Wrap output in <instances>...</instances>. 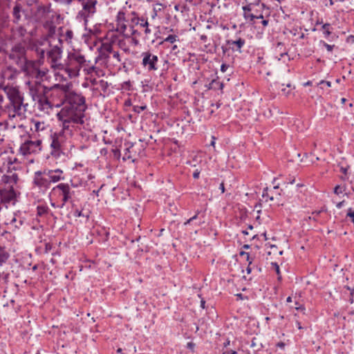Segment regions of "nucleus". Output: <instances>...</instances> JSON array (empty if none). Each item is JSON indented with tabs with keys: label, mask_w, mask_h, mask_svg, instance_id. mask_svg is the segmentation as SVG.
<instances>
[{
	"label": "nucleus",
	"mask_w": 354,
	"mask_h": 354,
	"mask_svg": "<svg viewBox=\"0 0 354 354\" xmlns=\"http://www.w3.org/2000/svg\"><path fill=\"white\" fill-rule=\"evenodd\" d=\"M25 48L21 44H17L12 47L9 57L25 73V89L35 102V106L41 111L48 112L52 109L53 105L47 97V93L62 86L58 84L50 87L43 84L42 82L47 78L48 71L45 68L40 69L35 62L28 60L25 57Z\"/></svg>",
	"instance_id": "obj_1"
},
{
	"label": "nucleus",
	"mask_w": 354,
	"mask_h": 354,
	"mask_svg": "<svg viewBox=\"0 0 354 354\" xmlns=\"http://www.w3.org/2000/svg\"><path fill=\"white\" fill-rule=\"evenodd\" d=\"M66 102L57 114L60 126L66 129L67 133H73L77 124L84 122V112L86 109L85 97L80 93H68L66 95Z\"/></svg>",
	"instance_id": "obj_2"
},
{
	"label": "nucleus",
	"mask_w": 354,
	"mask_h": 354,
	"mask_svg": "<svg viewBox=\"0 0 354 354\" xmlns=\"http://www.w3.org/2000/svg\"><path fill=\"white\" fill-rule=\"evenodd\" d=\"M3 91L8 102L3 106V97L0 94V117L6 116L11 121L21 120L28 106L24 103V96L16 87L5 86Z\"/></svg>",
	"instance_id": "obj_3"
},
{
	"label": "nucleus",
	"mask_w": 354,
	"mask_h": 354,
	"mask_svg": "<svg viewBox=\"0 0 354 354\" xmlns=\"http://www.w3.org/2000/svg\"><path fill=\"white\" fill-rule=\"evenodd\" d=\"M34 48L40 59H44L46 53L47 60L50 67L55 71H61L64 64L61 62L62 55L61 46L57 44L52 46L48 41H45L39 45H35Z\"/></svg>",
	"instance_id": "obj_4"
},
{
	"label": "nucleus",
	"mask_w": 354,
	"mask_h": 354,
	"mask_svg": "<svg viewBox=\"0 0 354 354\" xmlns=\"http://www.w3.org/2000/svg\"><path fill=\"white\" fill-rule=\"evenodd\" d=\"M90 60L86 59L80 51L73 50L68 53L60 71H64L69 78L76 77L80 75L81 68L88 66Z\"/></svg>",
	"instance_id": "obj_5"
},
{
	"label": "nucleus",
	"mask_w": 354,
	"mask_h": 354,
	"mask_svg": "<svg viewBox=\"0 0 354 354\" xmlns=\"http://www.w3.org/2000/svg\"><path fill=\"white\" fill-rule=\"evenodd\" d=\"M116 31L123 35H127L125 32L127 26L133 28L140 24V17L135 12H125L120 10L115 19Z\"/></svg>",
	"instance_id": "obj_6"
},
{
	"label": "nucleus",
	"mask_w": 354,
	"mask_h": 354,
	"mask_svg": "<svg viewBox=\"0 0 354 354\" xmlns=\"http://www.w3.org/2000/svg\"><path fill=\"white\" fill-rule=\"evenodd\" d=\"M75 192L71 189L68 183H61L55 186L49 193V197L59 201L64 205L73 203Z\"/></svg>",
	"instance_id": "obj_7"
},
{
	"label": "nucleus",
	"mask_w": 354,
	"mask_h": 354,
	"mask_svg": "<svg viewBox=\"0 0 354 354\" xmlns=\"http://www.w3.org/2000/svg\"><path fill=\"white\" fill-rule=\"evenodd\" d=\"M66 131V129L62 127L59 132H55L50 135L52 156L59 157L63 151L66 140L73 136V133H67Z\"/></svg>",
	"instance_id": "obj_8"
},
{
	"label": "nucleus",
	"mask_w": 354,
	"mask_h": 354,
	"mask_svg": "<svg viewBox=\"0 0 354 354\" xmlns=\"http://www.w3.org/2000/svg\"><path fill=\"white\" fill-rule=\"evenodd\" d=\"M81 3L82 9L79 11L77 18L83 20L85 24L88 19L92 17L96 12L97 0H79Z\"/></svg>",
	"instance_id": "obj_9"
},
{
	"label": "nucleus",
	"mask_w": 354,
	"mask_h": 354,
	"mask_svg": "<svg viewBox=\"0 0 354 354\" xmlns=\"http://www.w3.org/2000/svg\"><path fill=\"white\" fill-rule=\"evenodd\" d=\"M142 66L148 72L157 71L158 68L159 59L157 55L151 53L150 51H146L141 53Z\"/></svg>",
	"instance_id": "obj_10"
},
{
	"label": "nucleus",
	"mask_w": 354,
	"mask_h": 354,
	"mask_svg": "<svg viewBox=\"0 0 354 354\" xmlns=\"http://www.w3.org/2000/svg\"><path fill=\"white\" fill-rule=\"evenodd\" d=\"M41 149V140H26L20 146L19 151L23 156L35 153Z\"/></svg>",
	"instance_id": "obj_11"
},
{
	"label": "nucleus",
	"mask_w": 354,
	"mask_h": 354,
	"mask_svg": "<svg viewBox=\"0 0 354 354\" xmlns=\"http://www.w3.org/2000/svg\"><path fill=\"white\" fill-rule=\"evenodd\" d=\"M47 178V175L44 174V170L35 171L33 176L32 183L40 190L46 191L50 185Z\"/></svg>",
	"instance_id": "obj_12"
},
{
	"label": "nucleus",
	"mask_w": 354,
	"mask_h": 354,
	"mask_svg": "<svg viewBox=\"0 0 354 354\" xmlns=\"http://www.w3.org/2000/svg\"><path fill=\"white\" fill-rule=\"evenodd\" d=\"M260 3V0H254L252 3H250L246 6H243V16L247 23L253 25L254 24V19L256 14L252 12V6H257Z\"/></svg>",
	"instance_id": "obj_13"
},
{
	"label": "nucleus",
	"mask_w": 354,
	"mask_h": 354,
	"mask_svg": "<svg viewBox=\"0 0 354 354\" xmlns=\"http://www.w3.org/2000/svg\"><path fill=\"white\" fill-rule=\"evenodd\" d=\"M44 174L47 175L50 183H56L65 179L64 171L60 169H44Z\"/></svg>",
	"instance_id": "obj_14"
},
{
	"label": "nucleus",
	"mask_w": 354,
	"mask_h": 354,
	"mask_svg": "<svg viewBox=\"0 0 354 354\" xmlns=\"http://www.w3.org/2000/svg\"><path fill=\"white\" fill-rule=\"evenodd\" d=\"M117 39L116 35H109L102 42L101 46L98 48L99 53H111L113 50V45Z\"/></svg>",
	"instance_id": "obj_15"
},
{
	"label": "nucleus",
	"mask_w": 354,
	"mask_h": 354,
	"mask_svg": "<svg viewBox=\"0 0 354 354\" xmlns=\"http://www.w3.org/2000/svg\"><path fill=\"white\" fill-rule=\"evenodd\" d=\"M51 12L50 3L48 5H39L34 13V16L37 21H42L47 19L49 13Z\"/></svg>",
	"instance_id": "obj_16"
},
{
	"label": "nucleus",
	"mask_w": 354,
	"mask_h": 354,
	"mask_svg": "<svg viewBox=\"0 0 354 354\" xmlns=\"http://www.w3.org/2000/svg\"><path fill=\"white\" fill-rule=\"evenodd\" d=\"M18 176L15 172L8 171L7 174L1 176V183L8 185V188H12L13 185L17 183Z\"/></svg>",
	"instance_id": "obj_17"
},
{
	"label": "nucleus",
	"mask_w": 354,
	"mask_h": 354,
	"mask_svg": "<svg viewBox=\"0 0 354 354\" xmlns=\"http://www.w3.org/2000/svg\"><path fill=\"white\" fill-rule=\"evenodd\" d=\"M48 125L46 124L44 122L32 120L31 121L30 130L34 132H37L39 136H41V133H44L47 131Z\"/></svg>",
	"instance_id": "obj_18"
},
{
	"label": "nucleus",
	"mask_w": 354,
	"mask_h": 354,
	"mask_svg": "<svg viewBox=\"0 0 354 354\" xmlns=\"http://www.w3.org/2000/svg\"><path fill=\"white\" fill-rule=\"evenodd\" d=\"M22 11L21 5L20 3H16L12 10L13 21L15 23H18L20 21Z\"/></svg>",
	"instance_id": "obj_19"
},
{
	"label": "nucleus",
	"mask_w": 354,
	"mask_h": 354,
	"mask_svg": "<svg viewBox=\"0 0 354 354\" xmlns=\"http://www.w3.org/2000/svg\"><path fill=\"white\" fill-rule=\"evenodd\" d=\"M17 75V73L12 68H6L4 70H2L1 72V77L6 79H12V77H15Z\"/></svg>",
	"instance_id": "obj_20"
},
{
	"label": "nucleus",
	"mask_w": 354,
	"mask_h": 354,
	"mask_svg": "<svg viewBox=\"0 0 354 354\" xmlns=\"http://www.w3.org/2000/svg\"><path fill=\"white\" fill-rule=\"evenodd\" d=\"M10 258L9 252L4 247L0 246V266L5 264Z\"/></svg>",
	"instance_id": "obj_21"
},
{
	"label": "nucleus",
	"mask_w": 354,
	"mask_h": 354,
	"mask_svg": "<svg viewBox=\"0 0 354 354\" xmlns=\"http://www.w3.org/2000/svg\"><path fill=\"white\" fill-rule=\"evenodd\" d=\"M227 44L230 46L234 45L236 46V50L241 52V49L245 45V40L241 38H239L237 40H228L227 41Z\"/></svg>",
	"instance_id": "obj_22"
},
{
	"label": "nucleus",
	"mask_w": 354,
	"mask_h": 354,
	"mask_svg": "<svg viewBox=\"0 0 354 354\" xmlns=\"http://www.w3.org/2000/svg\"><path fill=\"white\" fill-rule=\"evenodd\" d=\"M24 223V220L21 217L14 215L10 221V225L15 228L19 229Z\"/></svg>",
	"instance_id": "obj_23"
},
{
	"label": "nucleus",
	"mask_w": 354,
	"mask_h": 354,
	"mask_svg": "<svg viewBox=\"0 0 354 354\" xmlns=\"http://www.w3.org/2000/svg\"><path fill=\"white\" fill-rule=\"evenodd\" d=\"M50 212V209L46 205H39L37 207V214L39 216H45Z\"/></svg>",
	"instance_id": "obj_24"
},
{
	"label": "nucleus",
	"mask_w": 354,
	"mask_h": 354,
	"mask_svg": "<svg viewBox=\"0 0 354 354\" xmlns=\"http://www.w3.org/2000/svg\"><path fill=\"white\" fill-rule=\"evenodd\" d=\"M262 197L263 198H266V201H268V200L273 201L275 199L274 196L272 194L270 193L269 189L268 187L263 189Z\"/></svg>",
	"instance_id": "obj_25"
},
{
	"label": "nucleus",
	"mask_w": 354,
	"mask_h": 354,
	"mask_svg": "<svg viewBox=\"0 0 354 354\" xmlns=\"http://www.w3.org/2000/svg\"><path fill=\"white\" fill-rule=\"evenodd\" d=\"M83 71L86 74L90 75L93 73H96L97 68L95 65H91V62L88 64V66H84L82 68Z\"/></svg>",
	"instance_id": "obj_26"
},
{
	"label": "nucleus",
	"mask_w": 354,
	"mask_h": 354,
	"mask_svg": "<svg viewBox=\"0 0 354 354\" xmlns=\"http://www.w3.org/2000/svg\"><path fill=\"white\" fill-rule=\"evenodd\" d=\"M49 198H50V205L53 207L62 209L65 206V205H64L61 202H60V203H57L59 201L58 200L53 198L51 197H49Z\"/></svg>",
	"instance_id": "obj_27"
},
{
	"label": "nucleus",
	"mask_w": 354,
	"mask_h": 354,
	"mask_svg": "<svg viewBox=\"0 0 354 354\" xmlns=\"http://www.w3.org/2000/svg\"><path fill=\"white\" fill-rule=\"evenodd\" d=\"M330 28V24H325L322 26V30H324L325 37H328L331 34Z\"/></svg>",
	"instance_id": "obj_28"
},
{
	"label": "nucleus",
	"mask_w": 354,
	"mask_h": 354,
	"mask_svg": "<svg viewBox=\"0 0 354 354\" xmlns=\"http://www.w3.org/2000/svg\"><path fill=\"white\" fill-rule=\"evenodd\" d=\"M71 186V189L72 188H77L80 186L82 185V180H76L75 178L71 179L70 183H68Z\"/></svg>",
	"instance_id": "obj_29"
},
{
	"label": "nucleus",
	"mask_w": 354,
	"mask_h": 354,
	"mask_svg": "<svg viewBox=\"0 0 354 354\" xmlns=\"http://www.w3.org/2000/svg\"><path fill=\"white\" fill-rule=\"evenodd\" d=\"M147 109V105L142 104L141 106L134 105L133 106V111L135 113H140L141 111L145 110Z\"/></svg>",
	"instance_id": "obj_30"
},
{
	"label": "nucleus",
	"mask_w": 354,
	"mask_h": 354,
	"mask_svg": "<svg viewBox=\"0 0 354 354\" xmlns=\"http://www.w3.org/2000/svg\"><path fill=\"white\" fill-rule=\"evenodd\" d=\"M110 54L111 53H104V55L103 53H99L98 57H97L95 59V63H97L98 62V60H100V59L107 60L109 58Z\"/></svg>",
	"instance_id": "obj_31"
},
{
	"label": "nucleus",
	"mask_w": 354,
	"mask_h": 354,
	"mask_svg": "<svg viewBox=\"0 0 354 354\" xmlns=\"http://www.w3.org/2000/svg\"><path fill=\"white\" fill-rule=\"evenodd\" d=\"M177 36L175 35H169L165 39V41L169 42L171 44L174 43L176 41Z\"/></svg>",
	"instance_id": "obj_32"
},
{
	"label": "nucleus",
	"mask_w": 354,
	"mask_h": 354,
	"mask_svg": "<svg viewBox=\"0 0 354 354\" xmlns=\"http://www.w3.org/2000/svg\"><path fill=\"white\" fill-rule=\"evenodd\" d=\"M318 85L320 86V88L324 89V86H326L328 88L331 86V82L329 81L321 80Z\"/></svg>",
	"instance_id": "obj_33"
},
{
	"label": "nucleus",
	"mask_w": 354,
	"mask_h": 354,
	"mask_svg": "<svg viewBox=\"0 0 354 354\" xmlns=\"http://www.w3.org/2000/svg\"><path fill=\"white\" fill-rule=\"evenodd\" d=\"M73 214L74 217H76V218H77V217H80V216H85L86 218H88V215H87V216H85V215L82 213V211H80V210H79V209H75V210L73 211Z\"/></svg>",
	"instance_id": "obj_34"
},
{
	"label": "nucleus",
	"mask_w": 354,
	"mask_h": 354,
	"mask_svg": "<svg viewBox=\"0 0 354 354\" xmlns=\"http://www.w3.org/2000/svg\"><path fill=\"white\" fill-rule=\"evenodd\" d=\"M279 189V185H274L273 187V189L272 190H269V192H270V194H272L274 197H275V199H277V196H280V193L279 192H277V190Z\"/></svg>",
	"instance_id": "obj_35"
},
{
	"label": "nucleus",
	"mask_w": 354,
	"mask_h": 354,
	"mask_svg": "<svg viewBox=\"0 0 354 354\" xmlns=\"http://www.w3.org/2000/svg\"><path fill=\"white\" fill-rule=\"evenodd\" d=\"M115 158L119 160L120 158V151L118 148L112 149L111 150Z\"/></svg>",
	"instance_id": "obj_36"
},
{
	"label": "nucleus",
	"mask_w": 354,
	"mask_h": 354,
	"mask_svg": "<svg viewBox=\"0 0 354 354\" xmlns=\"http://www.w3.org/2000/svg\"><path fill=\"white\" fill-rule=\"evenodd\" d=\"M240 255L245 257L246 261H248V263L252 264V260L250 259V254L248 252L242 251L240 252Z\"/></svg>",
	"instance_id": "obj_37"
},
{
	"label": "nucleus",
	"mask_w": 354,
	"mask_h": 354,
	"mask_svg": "<svg viewBox=\"0 0 354 354\" xmlns=\"http://www.w3.org/2000/svg\"><path fill=\"white\" fill-rule=\"evenodd\" d=\"M113 53V59H115L118 62H120L122 60H121V57H120V55L118 51H113L111 53Z\"/></svg>",
	"instance_id": "obj_38"
},
{
	"label": "nucleus",
	"mask_w": 354,
	"mask_h": 354,
	"mask_svg": "<svg viewBox=\"0 0 354 354\" xmlns=\"http://www.w3.org/2000/svg\"><path fill=\"white\" fill-rule=\"evenodd\" d=\"M141 27H148L149 23L147 19L144 18H140V24H138Z\"/></svg>",
	"instance_id": "obj_39"
},
{
	"label": "nucleus",
	"mask_w": 354,
	"mask_h": 354,
	"mask_svg": "<svg viewBox=\"0 0 354 354\" xmlns=\"http://www.w3.org/2000/svg\"><path fill=\"white\" fill-rule=\"evenodd\" d=\"M343 192L342 188L340 187V185H337L334 188V193L337 195H339L342 194Z\"/></svg>",
	"instance_id": "obj_40"
},
{
	"label": "nucleus",
	"mask_w": 354,
	"mask_h": 354,
	"mask_svg": "<svg viewBox=\"0 0 354 354\" xmlns=\"http://www.w3.org/2000/svg\"><path fill=\"white\" fill-rule=\"evenodd\" d=\"M347 216L351 217V220L354 219V210L350 207L348 209Z\"/></svg>",
	"instance_id": "obj_41"
},
{
	"label": "nucleus",
	"mask_w": 354,
	"mask_h": 354,
	"mask_svg": "<svg viewBox=\"0 0 354 354\" xmlns=\"http://www.w3.org/2000/svg\"><path fill=\"white\" fill-rule=\"evenodd\" d=\"M52 250V244L50 243H46L45 244V252L48 253Z\"/></svg>",
	"instance_id": "obj_42"
},
{
	"label": "nucleus",
	"mask_w": 354,
	"mask_h": 354,
	"mask_svg": "<svg viewBox=\"0 0 354 354\" xmlns=\"http://www.w3.org/2000/svg\"><path fill=\"white\" fill-rule=\"evenodd\" d=\"M346 42L348 44H354V35H351L348 36L346 38Z\"/></svg>",
	"instance_id": "obj_43"
},
{
	"label": "nucleus",
	"mask_w": 354,
	"mask_h": 354,
	"mask_svg": "<svg viewBox=\"0 0 354 354\" xmlns=\"http://www.w3.org/2000/svg\"><path fill=\"white\" fill-rule=\"evenodd\" d=\"M348 169V166H346V167L340 166V171L345 175L347 174Z\"/></svg>",
	"instance_id": "obj_44"
},
{
	"label": "nucleus",
	"mask_w": 354,
	"mask_h": 354,
	"mask_svg": "<svg viewBox=\"0 0 354 354\" xmlns=\"http://www.w3.org/2000/svg\"><path fill=\"white\" fill-rule=\"evenodd\" d=\"M324 45L328 51H332V50L333 49V47H334V45H330L326 43H324Z\"/></svg>",
	"instance_id": "obj_45"
},
{
	"label": "nucleus",
	"mask_w": 354,
	"mask_h": 354,
	"mask_svg": "<svg viewBox=\"0 0 354 354\" xmlns=\"http://www.w3.org/2000/svg\"><path fill=\"white\" fill-rule=\"evenodd\" d=\"M199 175H200V171H199V170H198V169H196V170L194 171V172L193 173V177H194V178H195V179L198 178H199Z\"/></svg>",
	"instance_id": "obj_46"
},
{
	"label": "nucleus",
	"mask_w": 354,
	"mask_h": 354,
	"mask_svg": "<svg viewBox=\"0 0 354 354\" xmlns=\"http://www.w3.org/2000/svg\"><path fill=\"white\" fill-rule=\"evenodd\" d=\"M276 346L277 347L280 348L281 349H284L286 344L283 342H278Z\"/></svg>",
	"instance_id": "obj_47"
},
{
	"label": "nucleus",
	"mask_w": 354,
	"mask_h": 354,
	"mask_svg": "<svg viewBox=\"0 0 354 354\" xmlns=\"http://www.w3.org/2000/svg\"><path fill=\"white\" fill-rule=\"evenodd\" d=\"M66 35L67 36L68 38H71L72 36L73 35V32L72 30H67L66 32Z\"/></svg>",
	"instance_id": "obj_48"
},
{
	"label": "nucleus",
	"mask_w": 354,
	"mask_h": 354,
	"mask_svg": "<svg viewBox=\"0 0 354 354\" xmlns=\"http://www.w3.org/2000/svg\"><path fill=\"white\" fill-rule=\"evenodd\" d=\"M228 68V66L225 64H223L221 66V71L222 72H225L227 68Z\"/></svg>",
	"instance_id": "obj_49"
},
{
	"label": "nucleus",
	"mask_w": 354,
	"mask_h": 354,
	"mask_svg": "<svg viewBox=\"0 0 354 354\" xmlns=\"http://www.w3.org/2000/svg\"><path fill=\"white\" fill-rule=\"evenodd\" d=\"M199 213H200V211H199V210H197V211H196V214H195V215L190 218H191V220L193 221H194V220L197 219V218H198V216Z\"/></svg>",
	"instance_id": "obj_50"
},
{
	"label": "nucleus",
	"mask_w": 354,
	"mask_h": 354,
	"mask_svg": "<svg viewBox=\"0 0 354 354\" xmlns=\"http://www.w3.org/2000/svg\"><path fill=\"white\" fill-rule=\"evenodd\" d=\"M296 309H297V310H301V311H303V313H305L306 308H304V306H302V305H300L299 306L296 307Z\"/></svg>",
	"instance_id": "obj_51"
},
{
	"label": "nucleus",
	"mask_w": 354,
	"mask_h": 354,
	"mask_svg": "<svg viewBox=\"0 0 354 354\" xmlns=\"http://www.w3.org/2000/svg\"><path fill=\"white\" fill-rule=\"evenodd\" d=\"M219 189H221V192L222 193H224L225 192V186H224V183H221L219 185Z\"/></svg>",
	"instance_id": "obj_52"
},
{
	"label": "nucleus",
	"mask_w": 354,
	"mask_h": 354,
	"mask_svg": "<svg viewBox=\"0 0 354 354\" xmlns=\"http://www.w3.org/2000/svg\"><path fill=\"white\" fill-rule=\"evenodd\" d=\"M130 30H131V35H136L138 33V31L134 29V27L133 28H130Z\"/></svg>",
	"instance_id": "obj_53"
},
{
	"label": "nucleus",
	"mask_w": 354,
	"mask_h": 354,
	"mask_svg": "<svg viewBox=\"0 0 354 354\" xmlns=\"http://www.w3.org/2000/svg\"><path fill=\"white\" fill-rule=\"evenodd\" d=\"M261 24H262V25H263L264 27H266V26H267L268 25V20H267V19H263V20L261 21Z\"/></svg>",
	"instance_id": "obj_54"
},
{
	"label": "nucleus",
	"mask_w": 354,
	"mask_h": 354,
	"mask_svg": "<svg viewBox=\"0 0 354 354\" xmlns=\"http://www.w3.org/2000/svg\"><path fill=\"white\" fill-rule=\"evenodd\" d=\"M296 326L298 328V329H303V327L301 326V323L299 321L296 322Z\"/></svg>",
	"instance_id": "obj_55"
},
{
	"label": "nucleus",
	"mask_w": 354,
	"mask_h": 354,
	"mask_svg": "<svg viewBox=\"0 0 354 354\" xmlns=\"http://www.w3.org/2000/svg\"><path fill=\"white\" fill-rule=\"evenodd\" d=\"M274 266H275V270H276V272L279 274L280 273V270H279V266L277 265V263H274Z\"/></svg>",
	"instance_id": "obj_56"
},
{
	"label": "nucleus",
	"mask_w": 354,
	"mask_h": 354,
	"mask_svg": "<svg viewBox=\"0 0 354 354\" xmlns=\"http://www.w3.org/2000/svg\"><path fill=\"white\" fill-rule=\"evenodd\" d=\"M263 19V15L260 13L259 15L256 14L255 19Z\"/></svg>",
	"instance_id": "obj_57"
},
{
	"label": "nucleus",
	"mask_w": 354,
	"mask_h": 354,
	"mask_svg": "<svg viewBox=\"0 0 354 354\" xmlns=\"http://www.w3.org/2000/svg\"><path fill=\"white\" fill-rule=\"evenodd\" d=\"M145 33L146 35H149L151 33V30L148 27H145Z\"/></svg>",
	"instance_id": "obj_58"
},
{
	"label": "nucleus",
	"mask_w": 354,
	"mask_h": 354,
	"mask_svg": "<svg viewBox=\"0 0 354 354\" xmlns=\"http://www.w3.org/2000/svg\"><path fill=\"white\" fill-rule=\"evenodd\" d=\"M250 265H251V264H249V265H248V268H246V271H247V273H248V274H250V273L252 272V268H251V267H250Z\"/></svg>",
	"instance_id": "obj_59"
},
{
	"label": "nucleus",
	"mask_w": 354,
	"mask_h": 354,
	"mask_svg": "<svg viewBox=\"0 0 354 354\" xmlns=\"http://www.w3.org/2000/svg\"><path fill=\"white\" fill-rule=\"evenodd\" d=\"M311 85H312V82H311V81H308V82H305V83L304 84V86H311Z\"/></svg>",
	"instance_id": "obj_60"
},
{
	"label": "nucleus",
	"mask_w": 354,
	"mask_h": 354,
	"mask_svg": "<svg viewBox=\"0 0 354 354\" xmlns=\"http://www.w3.org/2000/svg\"><path fill=\"white\" fill-rule=\"evenodd\" d=\"M343 203H344V201L339 202V203L337 204V207L339 209L341 208L343 205Z\"/></svg>",
	"instance_id": "obj_61"
},
{
	"label": "nucleus",
	"mask_w": 354,
	"mask_h": 354,
	"mask_svg": "<svg viewBox=\"0 0 354 354\" xmlns=\"http://www.w3.org/2000/svg\"><path fill=\"white\" fill-rule=\"evenodd\" d=\"M201 39L203 41H206L207 40V36L206 35H201Z\"/></svg>",
	"instance_id": "obj_62"
},
{
	"label": "nucleus",
	"mask_w": 354,
	"mask_h": 354,
	"mask_svg": "<svg viewBox=\"0 0 354 354\" xmlns=\"http://www.w3.org/2000/svg\"><path fill=\"white\" fill-rule=\"evenodd\" d=\"M191 222H192V221L191 220V218H189L188 220H187V221L184 223V225H187L189 224Z\"/></svg>",
	"instance_id": "obj_63"
},
{
	"label": "nucleus",
	"mask_w": 354,
	"mask_h": 354,
	"mask_svg": "<svg viewBox=\"0 0 354 354\" xmlns=\"http://www.w3.org/2000/svg\"><path fill=\"white\" fill-rule=\"evenodd\" d=\"M215 140V138L213 136L212 137V141L211 142L210 145L214 146V145H215V140Z\"/></svg>",
	"instance_id": "obj_64"
}]
</instances>
